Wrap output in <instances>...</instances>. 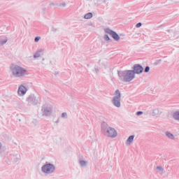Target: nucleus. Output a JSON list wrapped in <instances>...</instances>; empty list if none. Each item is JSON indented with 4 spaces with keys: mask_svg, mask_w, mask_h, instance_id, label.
<instances>
[{
    "mask_svg": "<svg viewBox=\"0 0 179 179\" xmlns=\"http://www.w3.org/2000/svg\"><path fill=\"white\" fill-rule=\"evenodd\" d=\"M41 38V37H40V36L36 37L34 39L35 43H38V41H40Z\"/></svg>",
    "mask_w": 179,
    "mask_h": 179,
    "instance_id": "2eb2a0df",
    "label": "nucleus"
},
{
    "mask_svg": "<svg viewBox=\"0 0 179 179\" xmlns=\"http://www.w3.org/2000/svg\"><path fill=\"white\" fill-rule=\"evenodd\" d=\"M150 68H149V66H146L145 69V72H149Z\"/></svg>",
    "mask_w": 179,
    "mask_h": 179,
    "instance_id": "6ab92c4d",
    "label": "nucleus"
},
{
    "mask_svg": "<svg viewBox=\"0 0 179 179\" xmlns=\"http://www.w3.org/2000/svg\"><path fill=\"white\" fill-rule=\"evenodd\" d=\"M80 164L81 166H85V164H86V162H85V161H81V162H80Z\"/></svg>",
    "mask_w": 179,
    "mask_h": 179,
    "instance_id": "f3484780",
    "label": "nucleus"
},
{
    "mask_svg": "<svg viewBox=\"0 0 179 179\" xmlns=\"http://www.w3.org/2000/svg\"><path fill=\"white\" fill-rule=\"evenodd\" d=\"M65 115H66V113H63V114H62V116H63V117H65Z\"/></svg>",
    "mask_w": 179,
    "mask_h": 179,
    "instance_id": "5701e85b",
    "label": "nucleus"
},
{
    "mask_svg": "<svg viewBox=\"0 0 179 179\" xmlns=\"http://www.w3.org/2000/svg\"><path fill=\"white\" fill-rule=\"evenodd\" d=\"M120 99H113V104L114 106H115L116 107H120L121 106V103L120 102Z\"/></svg>",
    "mask_w": 179,
    "mask_h": 179,
    "instance_id": "1a4fd4ad",
    "label": "nucleus"
},
{
    "mask_svg": "<svg viewBox=\"0 0 179 179\" xmlns=\"http://www.w3.org/2000/svg\"><path fill=\"white\" fill-rule=\"evenodd\" d=\"M107 33H108V34H110L113 38H114V40H115L116 41H118V40H120V36H118L117 34L115 33L114 31L108 29L107 31Z\"/></svg>",
    "mask_w": 179,
    "mask_h": 179,
    "instance_id": "423d86ee",
    "label": "nucleus"
},
{
    "mask_svg": "<svg viewBox=\"0 0 179 179\" xmlns=\"http://www.w3.org/2000/svg\"><path fill=\"white\" fill-rule=\"evenodd\" d=\"M26 92H27V90L23 85H21L18 89V94L20 96H23V94H26Z\"/></svg>",
    "mask_w": 179,
    "mask_h": 179,
    "instance_id": "0eeeda50",
    "label": "nucleus"
},
{
    "mask_svg": "<svg viewBox=\"0 0 179 179\" xmlns=\"http://www.w3.org/2000/svg\"><path fill=\"white\" fill-rule=\"evenodd\" d=\"M8 41V40H5L4 41H0V45H2L3 44H5V43H6Z\"/></svg>",
    "mask_w": 179,
    "mask_h": 179,
    "instance_id": "dca6fc26",
    "label": "nucleus"
},
{
    "mask_svg": "<svg viewBox=\"0 0 179 179\" xmlns=\"http://www.w3.org/2000/svg\"><path fill=\"white\" fill-rule=\"evenodd\" d=\"M106 40H110V37H108V35L105 36Z\"/></svg>",
    "mask_w": 179,
    "mask_h": 179,
    "instance_id": "4be33fe9",
    "label": "nucleus"
},
{
    "mask_svg": "<svg viewBox=\"0 0 179 179\" xmlns=\"http://www.w3.org/2000/svg\"><path fill=\"white\" fill-rule=\"evenodd\" d=\"M137 115H141V114H143V112H142V111H138V112H137Z\"/></svg>",
    "mask_w": 179,
    "mask_h": 179,
    "instance_id": "412c9836",
    "label": "nucleus"
},
{
    "mask_svg": "<svg viewBox=\"0 0 179 179\" xmlns=\"http://www.w3.org/2000/svg\"><path fill=\"white\" fill-rule=\"evenodd\" d=\"M122 76H123V79L124 82H131L132 79L135 78V73L134 71H125L122 73Z\"/></svg>",
    "mask_w": 179,
    "mask_h": 179,
    "instance_id": "f03ea898",
    "label": "nucleus"
},
{
    "mask_svg": "<svg viewBox=\"0 0 179 179\" xmlns=\"http://www.w3.org/2000/svg\"><path fill=\"white\" fill-rule=\"evenodd\" d=\"M157 170H158V171H163V169L160 166L157 167Z\"/></svg>",
    "mask_w": 179,
    "mask_h": 179,
    "instance_id": "a211bd4d",
    "label": "nucleus"
},
{
    "mask_svg": "<svg viewBox=\"0 0 179 179\" xmlns=\"http://www.w3.org/2000/svg\"><path fill=\"white\" fill-rule=\"evenodd\" d=\"M0 149H1V144H0Z\"/></svg>",
    "mask_w": 179,
    "mask_h": 179,
    "instance_id": "b1692460",
    "label": "nucleus"
},
{
    "mask_svg": "<svg viewBox=\"0 0 179 179\" xmlns=\"http://www.w3.org/2000/svg\"><path fill=\"white\" fill-rule=\"evenodd\" d=\"M134 142V136H130L127 141V145H131Z\"/></svg>",
    "mask_w": 179,
    "mask_h": 179,
    "instance_id": "9d476101",
    "label": "nucleus"
},
{
    "mask_svg": "<svg viewBox=\"0 0 179 179\" xmlns=\"http://www.w3.org/2000/svg\"><path fill=\"white\" fill-rule=\"evenodd\" d=\"M10 69L13 76H15V78H20L21 76L27 75V71L20 66L14 65L10 68Z\"/></svg>",
    "mask_w": 179,
    "mask_h": 179,
    "instance_id": "f257e3e1",
    "label": "nucleus"
},
{
    "mask_svg": "<svg viewBox=\"0 0 179 179\" xmlns=\"http://www.w3.org/2000/svg\"><path fill=\"white\" fill-rule=\"evenodd\" d=\"M166 136L168 138H170L171 139H174V136L170 133H166Z\"/></svg>",
    "mask_w": 179,
    "mask_h": 179,
    "instance_id": "4468645a",
    "label": "nucleus"
},
{
    "mask_svg": "<svg viewBox=\"0 0 179 179\" xmlns=\"http://www.w3.org/2000/svg\"><path fill=\"white\" fill-rule=\"evenodd\" d=\"M106 134L108 136H110V138H115V136H117V131L112 127L108 128Z\"/></svg>",
    "mask_w": 179,
    "mask_h": 179,
    "instance_id": "20e7f679",
    "label": "nucleus"
},
{
    "mask_svg": "<svg viewBox=\"0 0 179 179\" xmlns=\"http://www.w3.org/2000/svg\"><path fill=\"white\" fill-rule=\"evenodd\" d=\"M113 99H115V100L121 99V92H120V90H117L115 92V96Z\"/></svg>",
    "mask_w": 179,
    "mask_h": 179,
    "instance_id": "6e6552de",
    "label": "nucleus"
},
{
    "mask_svg": "<svg viewBox=\"0 0 179 179\" xmlns=\"http://www.w3.org/2000/svg\"><path fill=\"white\" fill-rule=\"evenodd\" d=\"M55 170V167H54V165L51 164H48L42 167V171L43 173H47L48 174H50V173H53Z\"/></svg>",
    "mask_w": 179,
    "mask_h": 179,
    "instance_id": "7ed1b4c3",
    "label": "nucleus"
},
{
    "mask_svg": "<svg viewBox=\"0 0 179 179\" xmlns=\"http://www.w3.org/2000/svg\"><path fill=\"white\" fill-rule=\"evenodd\" d=\"M40 52H41V51L36 52V54L34 55V58H38L39 57H41V54H40Z\"/></svg>",
    "mask_w": 179,
    "mask_h": 179,
    "instance_id": "ddd939ff",
    "label": "nucleus"
},
{
    "mask_svg": "<svg viewBox=\"0 0 179 179\" xmlns=\"http://www.w3.org/2000/svg\"><path fill=\"white\" fill-rule=\"evenodd\" d=\"M173 118H175V120H179V111L176 112L175 113H173Z\"/></svg>",
    "mask_w": 179,
    "mask_h": 179,
    "instance_id": "f8f14e48",
    "label": "nucleus"
},
{
    "mask_svg": "<svg viewBox=\"0 0 179 179\" xmlns=\"http://www.w3.org/2000/svg\"><path fill=\"white\" fill-rule=\"evenodd\" d=\"M141 26H142V23L138 22V23L136 25V27H141Z\"/></svg>",
    "mask_w": 179,
    "mask_h": 179,
    "instance_id": "aec40b11",
    "label": "nucleus"
},
{
    "mask_svg": "<svg viewBox=\"0 0 179 179\" xmlns=\"http://www.w3.org/2000/svg\"><path fill=\"white\" fill-rule=\"evenodd\" d=\"M85 19H92L93 17V14L92 13H88L84 16Z\"/></svg>",
    "mask_w": 179,
    "mask_h": 179,
    "instance_id": "9b49d317",
    "label": "nucleus"
},
{
    "mask_svg": "<svg viewBox=\"0 0 179 179\" xmlns=\"http://www.w3.org/2000/svg\"><path fill=\"white\" fill-rule=\"evenodd\" d=\"M133 69L134 73H142V72H143V67L139 64L134 65Z\"/></svg>",
    "mask_w": 179,
    "mask_h": 179,
    "instance_id": "39448f33",
    "label": "nucleus"
}]
</instances>
